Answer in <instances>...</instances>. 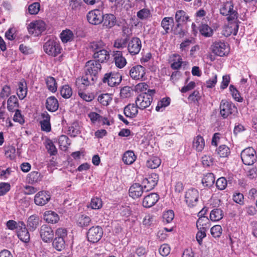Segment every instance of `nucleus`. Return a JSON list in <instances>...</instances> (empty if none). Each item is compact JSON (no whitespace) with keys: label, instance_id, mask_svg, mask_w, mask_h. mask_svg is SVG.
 <instances>
[{"label":"nucleus","instance_id":"obj_43","mask_svg":"<svg viewBox=\"0 0 257 257\" xmlns=\"http://www.w3.org/2000/svg\"><path fill=\"white\" fill-rule=\"evenodd\" d=\"M74 35L70 30H65L62 31L61 34V39L63 43H67L73 40Z\"/></svg>","mask_w":257,"mask_h":257},{"label":"nucleus","instance_id":"obj_62","mask_svg":"<svg viewBox=\"0 0 257 257\" xmlns=\"http://www.w3.org/2000/svg\"><path fill=\"white\" fill-rule=\"evenodd\" d=\"M133 89L131 87L125 86L120 90V96L123 98H127L131 96Z\"/></svg>","mask_w":257,"mask_h":257},{"label":"nucleus","instance_id":"obj_47","mask_svg":"<svg viewBox=\"0 0 257 257\" xmlns=\"http://www.w3.org/2000/svg\"><path fill=\"white\" fill-rule=\"evenodd\" d=\"M105 45L104 43L101 41L93 42L90 43V48L92 50L95 52H99V51H102L104 50Z\"/></svg>","mask_w":257,"mask_h":257},{"label":"nucleus","instance_id":"obj_26","mask_svg":"<svg viewBox=\"0 0 257 257\" xmlns=\"http://www.w3.org/2000/svg\"><path fill=\"white\" fill-rule=\"evenodd\" d=\"M93 56L95 59L94 60L100 64L105 62L109 58V54L105 49L99 51V52L94 53Z\"/></svg>","mask_w":257,"mask_h":257},{"label":"nucleus","instance_id":"obj_2","mask_svg":"<svg viewBox=\"0 0 257 257\" xmlns=\"http://www.w3.org/2000/svg\"><path fill=\"white\" fill-rule=\"evenodd\" d=\"M219 10L220 14L225 16L228 21L235 20L238 17L237 8L232 1L222 3Z\"/></svg>","mask_w":257,"mask_h":257},{"label":"nucleus","instance_id":"obj_45","mask_svg":"<svg viewBox=\"0 0 257 257\" xmlns=\"http://www.w3.org/2000/svg\"><path fill=\"white\" fill-rule=\"evenodd\" d=\"M217 154L220 157H227L230 154V151L229 147L226 145H220L217 149Z\"/></svg>","mask_w":257,"mask_h":257},{"label":"nucleus","instance_id":"obj_11","mask_svg":"<svg viewBox=\"0 0 257 257\" xmlns=\"http://www.w3.org/2000/svg\"><path fill=\"white\" fill-rule=\"evenodd\" d=\"M237 108L234 104L230 102L222 100L220 104V113L224 118H227L229 115L235 111Z\"/></svg>","mask_w":257,"mask_h":257},{"label":"nucleus","instance_id":"obj_60","mask_svg":"<svg viewBox=\"0 0 257 257\" xmlns=\"http://www.w3.org/2000/svg\"><path fill=\"white\" fill-rule=\"evenodd\" d=\"M173 34L175 35H178L179 37H183L186 33L184 30H183L181 24H176V26L173 29H172Z\"/></svg>","mask_w":257,"mask_h":257},{"label":"nucleus","instance_id":"obj_61","mask_svg":"<svg viewBox=\"0 0 257 257\" xmlns=\"http://www.w3.org/2000/svg\"><path fill=\"white\" fill-rule=\"evenodd\" d=\"M227 181L224 177H221L218 179L216 182V187L220 190H224L227 186Z\"/></svg>","mask_w":257,"mask_h":257},{"label":"nucleus","instance_id":"obj_14","mask_svg":"<svg viewBox=\"0 0 257 257\" xmlns=\"http://www.w3.org/2000/svg\"><path fill=\"white\" fill-rule=\"evenodd\" d=\"M39 233L42 240L45 242H50L52 241L54 237V232L52 228L44 224L41 226Z\"/></svg>","mask_w":257,"mask_h":257},{"label":"nucleus","instance_id":"obj_4","mask_svg":"<svg viewBox=\"0 0 257 257\" xmlns=\"http://www.w3.org/2000/svg\"><path fill=\"white\" fill-rule=\"evenodd\" d=\"M241 159L244 165H252L256 160L255 150L251 147L244 149L240 154Z\"/></svg>","mask_w":257,"mask_h":257},{"label":"nucleus","instance_id":"obj_38","mask_svg":"<svg viewBox=\"0 0 257 257\" xmlns=\"http://www.w3.org/2000/svg\"><path fill=\"white\" fill-rule=\"evenodd\" d=\"M215 181V177L213 173H209L205 175L202 180V184L207 187H211Z\"/></svg>","mask_w":257,"mask_h":257},{"label":"nucleus","instance_id":"obj_24","mask_svg":"<svg viewBox=\"0 0 257 257\" xmlns=\"http://www.w3.org/2000/svg\"><path fill=\"white\" fill-rule=\"evenodd\" d=\"M41 116L42 120H41L40 123L42 130L46 132H49L51 129L50 122V115L47 112L45 111L42 113Z\"/></svg>","mask_w":257,"mask_h":257},{"label":"nucleus","instance_id":"obj_59","mask_svg":"<svg viewBox=\"0 0 257 257\" xmlns=\"http://www.w3.org/2000/svg\"><path fill=\"white\" fill-rule=\"evenodd\" d=\"M222 227L219 225L213 226L210 229L211 235L214 237H219L222 234Z\"/></svg>","mask_w":257,"mask_h":257},{"label":"nucleus","instance_id":"obj_17","mask_svg":"<svg viewBox=\"0 0 257 257\" xmlns=\"http://www.w3.org/2000/svg\"><path fill=\"white\" fill-rule=\"evenodd\" d=\"M50 195L47 192L42 191L35 195L34 202L37 205L44 206L50 201Z\"/></svg>","mask_w":257,"mask_h":257},{"label":"nucleus","instance_id":"obj_27","mask_svg":"<svg viewBox=\"0 0 257 257\" xmlns=\"http://www.w3.org/2000/svg\"><path fill=\"white\" fill-rule=\"evenodd\" d=\"M174 25V19L172 17H165L163 19L161 26L165 31L163 34H167L170 31V28H173Z\"/></svg>","mask_w":257,"mask_h":257},{"label":"nucleus","instance_id":"obj_16","mask_svg":"<svg viewBox=\"0 0 257 257\" xmlns=\"http://www.w3.org/2000/svg\"><path fill=\"white\" fill-rule=\"evenodd\" d=\"M146 74V69L142 65L133 67L130 71V75L135 80H143Z\"/></svg>","mask_w":257,"mask_h":257},{"label":"nucleus","instance_id":"obj_51","mask_svg":"<svg viewBox=\"0 0 257 257\" xmlns=\"http://www.w3.org/2000/svg\"><path fill=\"white\" fill-rule=\"evenodd\" d=\"M41 180V174L38 172H32L28 175V180L30 183H36Z\"/></svg>","mask_w":257,"mask_h":257},{"label":"nucleus","instance_id":"obj_37","mask_svg":"<svg viewBox=\"0 0 257 257\" xmlns=\"http://www.w3.org/2000/svg\"><path fill=\"white\" fill-rule=\"evenodd\" d=\"M19 104L18 98L15 95L10 97L7 101V108L9 111L14 112L15 107H18Z\"/></svg>","mask_w":257,"mask_h":257},{"label":"nucleus","instance_id":"obj_32","mask_svg":"<svg viewBox=\"0 0 257 257\" xmlns=\"http://www.w3.org/2000/svg\"><path fill=\"white\" fill-rule=\"evenodd\" d=\"M103 25L107 28H110L115 24V17L112 14H105L103 16Z\"/></svg>","mask_w":257,"mask_h":257},{"label":"nucleus","instance_id":"obj_12","mask_svg":"<svg viewBox=\"0 0 257 257\" xmlns=\"http://www.w3.org/2000/svg\"><path fill=\"white\" fill-rule=\"evenodd\" d=\"M103 13L102 11L95 9L90 11L87 15V19L90 24L98 25L103 21Z\"/></svg>","mask_w":257,"mask_h":257},{"label":"nucleus","instance_id":"obj_10","mask_svg":"<svg viewBox=\"0 0 257 257\" xmlns=\"http://www.w3.org/2000/svg\"><path fill=\"white\" fill-rule=\"evenodd\" d=\"M142 48V42L141 40L136 37H134L129 39L127 45L128 52L132 56L138 54Z\"/></svg>","mask_w":257,"mask_h":257},{"label":"nucleus","instance_id":"obj_23","mask_svg":"<svg viewBox=\"0 0 257 257\" xmlns=\"http://www.w3.org/2000/svg\"><path fill=\"white\" fill-rule=\"evenodd\" d=\"M238 30V25L237 23H231L223 28L222 31V34L225 37H228L232 34L236 35Z\"/></svg>","mask_w":257,"mask_h":257},{"label":"nucleus","instance_id":"obj_57","mask_svg":"<svg viewBox=\"0 0 257 257\" xmlns=\"http://www.w3.org/2000/svg\"><path fill=\"white\" fill-rule=\"evenodd\" d=\"M151 16L150 11L148 9H143L137 13V17L141 19H147Z\"/></svg>","mask_w":257,"mask_h":257},{"label":"nucleus","instance_id":"obj_31","mask_svg":"<svg viewBox=\"0 0 257 257\" xmlns=\"http://www.w3.org/2000/svg\"><path fill=\"white\" fill-rule=\"evenodd\" d=\"M175 19L177 24L181 25L182 23H186L189 21V17L184 11L178 10L176 12Z\"/></svg>","mask_w":257,"mask_h":257},{"label":"nucleus","instance_id":"obj_8","mask_svg":"<svg viewBox=\"0 0 257 257\" xmlns=\"http://www.w3.org/2000/svg\"><path fill=\"white\" fill-rule=\"evenodd\" d=\"M211 49L212 53L220 57L225 56L229 53L228 45L221 41L214 42L211 46Z\"/></svg>","mask_w":257,"mask_h":257},{"label":"nucleus","instance_id":"obj_58","mask_svg":"<svg viewBox=\"0 0 257 257\" xmlns=\"http://www.w3.org/2000/svg\"><path fill=\"white\" fill-rule=\"evenodd\" d=\"M46 148L50 155H55L56 154L57 152V149L51 140H48L46 142Z\"/></svg>","mask_w":257,"mask_h":257},{"label":"nucleus","instance_id":"obj_21","mask_svg":"<svg viewBox=\"0 0 257 257\" xmlns=\"http://www.w3.org/2000/svg\"><path fill=\"white\" fill-rule=\"evenodd\" d=\"M40 219L36 214L31 215L28 217L27 221V226L30 231H34L39 225Z\"/></svg>","mask_w":257,"mask_h":257},{"label":"nucleus","instance_id":"obj_64","mask_svg":"<svg viewBox=\"0 0 257 257\" xmlns=\"http://www.w3.org/2000/svg\"><path fill=\"white\" fill-rule=\"evenodd\" d=\"M174 218V213L173 210H169L163 214V219L167 223H170Z\"/></svg>","mask_w":257,"mask_h":257},{"label":"nucleus","instance_id":"obj_15","mask_svg":"<svg viewBox=\"0 0 257 257\" xmlns=\"http://www.w3.org/2000/svg\"><path fill=\"white\" fill-rule=\"evenodd\" d=\"M159 180V176L156 173L151 174L148 178L143 179L142 184L144 188L146 189V191L153 189L157 184Z\"/></svg>","mask_w":257,"mask_h":257},{"label":"nucleus","instance_id":"obj_36","mask_svg":"<svg viewBox=\"0 0 257 257\" xmlns=\"http://www.w3.org/2000/svg\"><path fill=\"white\" fill-rule=\"evenodd\" d=\"M194 43V39L192 38L191 39H186L185 40L183 41L180 44V49L182 55L186 54L188 52L189 46L191 44H193Z\"/></svg>","mask_w":257,"mask_h":257},{"label":"nucleus","instance_id":"obj_41","mask_svg":"<svg viewBox=\"0 0 257 257\" xmlns=\"http://www.w3.org/2000/svg\"><path fill=\"white\" fill-rule=\"evenodd\" d=\"M129 41V37L127 36L125 38H118L115 40L114 47L117 49H123L126 47Z\"/></svg>","mask_w":257,"mask_h":257},{"label":"nucleus","instance_id":"obj_39","mask_svg":"<svg viewBox=\"0 0 257 257\" xmlns=\"http://www.w3.org/2000/svg\"><path fill=\"white\" fill-rule=\"evenodd\" d=\"M136 158V156L133 151H127L123 154L122 160L125 164L130 165L134 162Z\"/></svg>","mask_w":257,"mask_h":257},{"label":"nucleus","instance_id":"obj_63","mask_svg":"<svg viewBox=\"0 0 257 257\" xmlns=\"http://www.w3.org/2000/svg\"><path fill=\"white\" fill-rule=\"evenodd\" d=\"M16 149L13 146L8 147L5 151V155L11 160L15 158Z\"/></svg>","mask_w":257,"mask_h":257},{"label":"nucleus","instance_id":"obj_18","mask_svg":"<svg viewBox=\"0 0 257 257\" xmlns=\"http://www.w3.org/2000/svg\"><path fill=\"white\" fill-rule=\"evenodd\" d=\"M159 199V197L157 194L151 193L145 197L143 201V205L145 207L150 208L154 205Z\"/></svg>","mask_w":257,"mask_h":257},{"label":"nucleus","instance_id":"obj_13","mask_svg":"<svg viewBox=\"0 0 257 257\" xmlns=\"http://www.w3.org/2000/svg\"><path fill=\"white\" fill-rule=\"evenodd\" d=\"M121 81V75L119 73L115 72L106 73L102 78V82L104 83H107L111 87L119 84Z\"/></svg>","mask_w":257,"mask_h":257},{"label":"nucleus","instance_id":"obj_19","mask_svg":"<svg viewBox=\"0 0 257 257\" xmlns=\"http://www.w3.org/2000/svg\"><path fill=\"white\" fill-rule=\"evenodd\" d=\"M22 226L17 230V235L19 238L24 242H28L30 241V234L28 228H26L25 223L21 224Z\"/></svg>","mask_w":257,"mask_h":257},{"label":"nucleus","instance_id":"obj_9","mask_svg":"<svg viewBox=\"0 0 257 257\" xmlns=\"http://www.w3.org/2000/svg\"><path fill=\"white\" fill-rule=\"evenodd\" d=\"M103 233V229L101 227L99 226H92L87 232V239L92 243L97 242L101 238Z\"/></svg>","mask_w":257,"mask_h":257},{"label":"nucleus","instance_id":"obj_49","mask_svg":"<svg viewBox=\"0 0 257 257\" xmlns=\"http://www.w3.org/2000/svg\"><path fill=\"white\" fill-rule=\"evenodd\" d=\"M199 31L201 35L206 37H211L213 34L212 29L206 24H202Z\"/></svg>","mask_w":257,"mask_h":257},{"label":"nucleus","instance_id":"obj_54","mask_svg":"<svg viewBox=\"0 0 257 257\" xmlns=\"http://www.w3.org/2000/svg\"><path fill=\"white\" fill-rule=\"evenodd\" d=\"M23 223V221L16 222L15 220H10L7 221V226L9 229L14 230L15 229H17L18 230L22 226L21 223L22 224Z\"/></svg>","mask_w":257,"mask_h":257},{"label":"nucleus","instance_id":"obj_22","mask_svg":"<svg viewBox=\"0 0 257 257\" xmlns=\"http://www.w3.org/2000/svg\"><path fill=\"white\" fill-rule=\"evenodd\" d=\"M113 56L114 57V61L116 67L119 68H122L125 66L126 64V61L125 58L123 57L121 51H114Z\"/></svg>","mask_w":257,"mask_h":257},{"label":"nucleus","instance_id":"obj_46","mask_svg":"<svg viewBox=\"0 0 257 257\" xmlns=\"http://www.w3.org/2000/svg\"><path fill=\"white\" fill-rule=\"evenodd\" d=\"M45 81L48 89L51 92H56L57 90V85L54 78L51 76L47 77Z\"/></svg>","mask_w":257,"mask_h":257},{"label":"nucleus","instance_id":"obj_1","mask_svg":"<svg viewBox=\"0 0 257 257\" xmlns=\"http://www.w3.org/2000/svg\"><path fill=\"white\" fill-rule=\"evenodd\" d=\"M101 70V65L97 61L93 60L87 61L84 67V75L76 80L78 88L84 90L88 86L93 84L97 81Z\"/></svg>","mask_w":257,"mask_h":257},{"label":"nucleus","instance_id":"obj_29","mask_svg":"<svg viewBox=\"0 0 257 257\" xmlns=\"http://www.w3.org/2000/svg\"><path fill=\"white\" fill-rule=\"evenodd\" d=\"M46 107L50 111L54 112L56 111L59 107L57 99L54 96L48 97L46 100Z\"/></svg>","mask_w":257,"mask_h":257},{"label":"nucleus","instance_id":"obj_20","mask_svg":"<svg viewBox=\"0 0 257 257\" xmlns=\"http://www.w3.org/2000/svg\"><path fill=\"white\" fill-rule=\"evenodd\" d=\"M143 193V187L139 183H134L129 189V194L134 199L141 197Z\"/></svg>","mask_w":257,"mask_h":257},{"label":"nucleus","instance_id":"obj_44","mask_svg":"<svg viewBox=\"0 0 257 257\" xmlns=\"http://www.w3.org/2000/svg\"><path fill=\"white\" fill-rule=\"evenodd\" d=\"M223 217L222 211L220 209L216 208L212 210L210 213V219L213 221H217Z\"/></svg>","mask_w":257,"mask_h":257},{"label":"nucleus","instance_id":"obj_30","mask_svg":"<svg viewBox=\"0 0 257 257\" xmlns=\"http://www.w3.org/2000/svg\"><path fill=\"white\" fill-rule=\"evenodd\" d=\"M44 219L48 223H56L59 221V217L56 212L49 210L44 213Z\"/></svg>","mask_w":257,"mask_h":257},{"label":"nucleus","instance_id":"obj_50","mask_svg":"<svg viewBox=\"0 0 257 257\" xmlns=\"http://www.w3.org/2000/svg\"><path fill=\"white\" fill-rule=\"evenodd\" d=\"M61 96L65 98H70L72 94L71 88L68 85L63 86L60 90Z\"/></svg>","mask_w":257,"mask_h":257},{"label":"nucleus","instance_id":"obj_6","mask_svg":"<svg viewBox=\"0 0 257 257\" xmlns=\"http://www.w3.org/2000/svg\"><path fill=\"white\" fill-rule=\"evenodd\" d=\"M43 47L46 53L53 57L57 56L61 52L60 44L52 40L46 42Z\"/></svg>","mask_w":257,"mask_h":257},{"label":"nucleus","instance_id":"obj_34","mask_svg":"<svg viewBox=\"0 0 257 257\" xmlns=\"http://www.w3.org/2000/svg\"><path fill=\"white\" fill-rule=\"evenodd\" d=\"M53 247L57 251H61L65 247V240L61 237H55L52 241Z\"/></svg>","mask_w":257,"mask_h":257},{"label":"nucleus","instance_id":"obj_40","mask_svg":"<svg viewBox=\"0 0 257 257\" xmlns=\"http://www.w3.org/2000/svg\"><path fill=\"white\" fill-rule=\"evenodd\" d=\"M90 218L86 215H81L79 216L77 220V225L81 227H84L88 226L91 223Z\"/></svg>","mask_w":257,"mask_h":257},{"label":"nucleus","instance_id":"obj_5","mask_svg":"<svg viewBox=\"0 0 257 257\" xmlns=\"http://www.w3.org/2000/svg\"><path fill=\"white\" fill-rule=\"evenodd\" d=\"M29 33L38 36L46 29V24L42 20H37L31 22L28 26Z\"/></svg>","mask_w":257,"mask_h":257},{"label":"nucleus","instance_id":"obj_35","mask_svg":"<svg viewBox=\"0 0 257 257\" xmlns=\"http://www.w3.org/2000/svg\"><path fill=\"white\" fill-rule=\"evenodd\" d=\"M198 229L207 230L210 226L209 220L207 217H200L196 222Z\"/></svg>","mask_w":257,"mask_h":257},{"label":"nucleus","instance_id":"obj_42","mask_svg":"<svg viewBox=\"0 0 257 257\" xmlns=\"http://www.w3.org/2000/svg\"><path fill=\"white\" fill-rule=\"evenodd\" d=\"M161 163L160 159L157 157H152L147 161L146 165L151 169H156L160 165Z\"/></svg>","mask_w":257,"mask_h":257},{"label":"nucleus","instance_id":"obj_48","mask_svg":"<svg viewBox=\"0 0 257 257\" xmlns=\"http://www.w3.org/2000/svg\"><path fill=\"white\" fill-rule=\"evenodd\" d=\"M111 100V95L108 93L102 94L98 97V101L104 106L108 105Z\"/></svg>","mask_w":257,"mask_h":257},{"label":"nucleus","instance_id":"obj_56","mask_svg":"<svg viewBox=\"0 0 257 257\" xmlns=\"http://www.w3.org/2000/svg\"><path fill=\"white\" fill-rule=\"evenodd\" d=\"M40 9V5L39 3H34L29 6L28 11L31 15H36L38 13Z\"/></svg>","mask_w":257,"mask_h":257},{"label":"nucleus","instance_id":"obj_55","mask_svg":"<svg viewBox=\"0 0 257 257\" xmlns=\"http://www.w3.org/2000/svg\"><path fill=\"white\" fill-rule=\"evenodd\" d=\"M170 103V99L169 97L163 98L159 102L156 107V110L159 111L162 108L168 106Z\"/></svg>","mask_w":257,"mask_h":257},{"label":"nucleus","instance_id":"obj_25","mask_svg":"<svg viewBox=\"0 0 257 257\" xmlns=\"http://www.w3.org/2000/svg\"><path fill=\"white\" fill-rule=\"evenodd\" d=\"M18 88L17 94L21 100L24 99L27 96L28 88L27 83L24 79L22 80L18 83Z\"/></svg>","mask_w":257,"mask_h":257},{"label":"nucleus","instance_id":"obj_52","mask_svg":"<svg viewBox=\"0 0 257 257\" xmlns=\"http://www.w3.org/2000/svg\"><path fill=\"white\" fill-rule=\"evenodd\" d=\"M102 205L101 200L98 197H95L91 199L88 207H90L93 209H98L102 207Z\"/></svg>","mask_w":257,"mask_h":257},{"label":"nucleus","instance_id":"obj_3","mask_svg":"<svg viewBox=\"0 0 257 257\" xmlns=\"http://www.w3.org/2000/svg\"><path fill=\"white\" fill-rule=\"evenodd\" d=\"M155 93L154 89H148L147 92L140 94L136 100V105L141 109L149 106L153 100L152 96Z\"/></svg>","mask_w":257,"mask_h":257},{"label":"nucleus","instance_id":"obj_7","mask_svg":"<svg viewBox=\"0 0 257 257\" xmlns=\"http://www.w3.org/2000/svg\"><path fill=\"white\" fill-rule=\"evenodd\" d=\"M199 193L195 188L189 189L185 195V201L189 207L195 206L198 201Z\"/></svg>","mask_w":257,"mask_h":257},{"label":"nucleus","instance_id":"obj_53","mask_svg":"<svg viewBox=\"0 0 257 257\" xmlns=\"http://www.w3.org/2000/svg\"><path fill=\"white\" fill-rule=\"evenodd\" d=\"M201 96L200 93L198 90H196L189 95L188 99L191 102L197 103H198L199 101L201 99Z\"/></svg>","mask_w":257,"mask_h":257},{"label":"nucleus","instance_id":"obj_28","mask_svg":"<svg viewBox=\"0 0 257 257\" xmlns=\"http://www.w3.org/2000/svg\"><path fill=\"white\" fill-rule=\"evenodd\" d=\"M138 108H139V107L134 104H128L124 108V114L126 117L131 118L135 117L138 113Z\"/></svg>","mask_w":257,"mask_h":257},{"label":"nucleus","instance_id":"obj_33","mask_svg":"<svg viewBox=\"0 0 257 257\" xmlns=\"http://www.w3.org/2000/svg\"><path fill=\"white\" fill-rule=\"evenodd\" d=\"M205 146V142L203 137L197 136L193 141V147L198 152H201Z\"/></svg>","mask_w":257,"mask_h":257}]
</instances>
